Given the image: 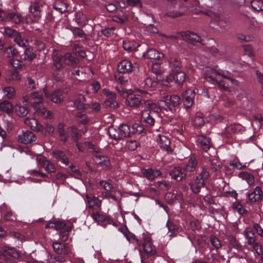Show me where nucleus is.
Listing matches in <instances>:
<instances>
[{
  "instance_id": "680f3d73",
  "label": "nucleus",
  "mask_w": 263,
  "mask_h": 263,
  "mask_svg": "<svg viewBox=\"0 0 263 263\" xmlns=\"http://www.w3.org/2000/svg\"><path fill=\"white\" fill-rule=\"evenodd\" d=\"M210 242L212 245L216 249H218L221 247L220 241L214 235L210 237Z\"/></svg>"
},
{
  "instance_id": "f8f14e48",
  "label": "nucleus",
  "mask_w": 263,
  "mask_h": 263,
  "mask_svg": "<svg viewBox=\"0 0 263 263\" xmlns=\"http://www.w3.org/2000/svg\"><path fill=\"white\" fill-rule=\"evenodd\" d=\"M52 60V67L54 70H60L66 65L64 56L55 51L53 53Z\"/></svg>"
},
{
  "instance_id": "473e14b6",
  "label": "nucleus",
  "mask_w": 263,
  "mask_h": 263,
  "mask_svg": "<svg viewBox=\"0 0 263 263\" xmlns=\"http://www.w3.org/2000/svg\"><path fill=\"white\" fill-rule=\"evenodd\" d=\"M92 219L96 222L100 223L105 222L107 220V216L100 210L93 212L91 214Z\"/></svg>"
},
{
  "instance_id": "e2e57ef3",
  "label": "nucleus",
  "mask_w": 263,
  "mask_h": 263,
  "mask_svg": "<svg viewBox=\"0 0 263 263\" xmlns=\"http://www.w3.org/2000/svg\"><path fill=\"white\" fill-rule=\"evenodd\" d=\"M73 52L75 54H78L81 57L84 58L86 56L85 52L79 45H75L73 47Z\"/></svg>"
},
{
  "instance_id": "39448f33",
  "label": "nucleus",
  "mask_w": 263,
  "mask_h": 263,
  "mask_svg": "<svg viewBox=\"0 0 263 263\" xmlns=\"http://www.w3.org/2000/svg\"><path fill=\"white\" fill-rule=\"evenodd\" d=\"M130 133V127L126 124H121L117 128L112 126H110L109 128V136L116 140H121L129 136Z\"/></svg>"
},
{
  "instance_id": "20e7f679",
  "label": "nucleus",
  "mask_w": 263,
  "mask_h": 263,
  "mask_svg": "<svg viewBox=\"0 0 263 263\" xmlns=\"http://www.w3.org/2000/svg\"><path fill=\"white\" fill-rule=\"evenodd\" d=\"M243 235L247 244L252 248L257 255L263 254L262 246L260 242L257 241L255 233L250 228H247L244 230Z\"/></svg>"
},
{
  "instance_id": "58836bf2",
  "label": "nucleus",
  "mask_w": 263,
  "mask_h": 263,
  "mask_svg": "<svg viewBox=\"0 0 263 263\" xmlns=\"http://www.w3.org/2000/svg\"><path fill=\"white\" fill-rule=\"evenodd\" d=\"M43 7L42 4L40 2H34L30 7V12L35 17L40 16L41 7Z\"/></svg>"
},
{
  "instance_id": "6ab92c4d",
  "label": "nucleus",
  "mask_w": 263,
  "mask_h": 263,
  "mask_svg": "<svg viewBox=\"0 0 263 263\" xmlns=\"http://www.w3.org/2000/svg\"><path fill=\"white\" fill-rule=\"evenodd\" d=\"M195 97V92L192 89H188L183 93L184 105L186 108H189L193 105Z\"/></svg>"
},
{
  "instance_id": "5fc2aeb1",
  "label": "nucleus",
  "mask_w": 263,
  "mask_h": 263,
  "mask_svg": "<svg viewBox=\"0 0 263 263\" xmlns=\"http://www.w3.org/2000/svg\"><path fill=\"white\" fill-rule=\"evenodd\" d=\"M139 145V143L135 140H128L126 143V147L130 151L135 150Z\"/></svg>"
},
{
  "instance_id": "7ed1b4c3",
  "label": "nucleus",
  "mask_w": 263,
  "mask_h": 263,
  "mask_svg": "<svg viewBox=\"0 0 263 263\" xmlns=\"http://www.w3.org/2000/svg\"><path fill=\"white\" fill-rule=\"evenodd\" d=\"M138 246H142L145 255L147 256H153L156 253V248L153 244L152 238L145 233H143L140 239L134 235L133 237Z\"/></svg>"
},
{
  "instance_id": "4468645a",
  "label": "nucleus",
  "mask_w": 263,
  "mask_h": 263,
  "mask_svg": "<svg viewBox=\"0 0 263 263\" xmlns=\"http://www.w3.org/2000/svg\"><path fill=\"white\" fill-rule=\"evenodd\" d=\"M43 92L46 97L49 98L53 102L57 104H60L64 101V97L62 92L60 90H55L52 93H49L47 89L45 88Z\"/></svg>"
},
{
  "instance_id": "052dcab7",
  "label": "nucleus",
  "mask_w": 263,
  "mask_h": 263,
  "mask_svg": "<svg viewBox=\"0 0 263 263\" xmlns=\"http://www.w3.org/2000/svg\"><path fill=\"white\" fill-rule=\"evenodd\" d=\"M5 52L8 58H11L15 56L17 54V50L12 46L6 48Z\"/></svg>"
},
{
  "instance_id": "a211bd4d",
  "label": "nucleus",
  "mask_w": 263,
  "mask_h": 263,
  "mask_svg": "<svg viewBox=\"0 0 263 263\" xmlns=\"http://www.w3.org/2000/svg\"><path fill=\"white\" fill-rule=\"evenodd\" d=\"M263 197V192L261 188L256 186L253 190L248 194V198L250 203H255L260 201Z\"/></svg>"
},
{
  "instance_id": "603ef678",
  "label": "nucleus",
  "mask_w": 263,
  "mask_h": 263,
  "mask_svg": "<svg viewBox=\"0 0 263 263\" xmlns=\"http://www.w3.org/2000/svg\"><path fill=\"white\" fill-rule=\"evenodd\" d=\"M170 66L172 69L180 68L181 67V62L180 60L176 58H171L169 59Z\"/></svg>"
},
{
  "instance_id": "3c124183",
  "label": "nucleus",
  "mask_w": 263,
  "mask_h": 263,
  "mask_svg": "<svg viewBox=\"0 0 263 263\" xmlns=\"http://www.w3.org/2000/svg\"><path fill=\"white\" fill-rule=\"evenodd\" d=\"M76 118L77 121L82 124H86L89 122V119L86 115L82 112L77 113L76 115Z\"/></svg>"
},
{
  "instance_id": "c03bdc74",
  "label": "nucleus",
  "mask_w": 263,
  "mask_h": 263,
  "mask_svg": "<svg viewBox=\"0 0 263 263\" xmlns=\"http://www.w3.org/2000/svg\"><path fill=\"white\" fill-rule=\"evenodd\" d=\"M197 165V162L195 158L192 156L190 158L185 170L186 172H194L196 170Z\"/></svg>"
},
{
  "instance_id": "cd10ccee",
  "label": "nucleus",
  "mask_w": 263,
  "mask_h": 263,
  "mask_svg": "<svg viewBox=\"0 0 263 263\" xmlns=\"http://www.w3.org/2000/svg\"><path fill=\"white\" fill-rule=\"evenodd\" d=\"M144 55L147 59L154 60H161L164 58L163 53L152 48L148 49Z\"/></svg>"
},
{
  "instance_id": "6e6d98bb",
  "label": "nucleus",
  "mask_w": 263,
  "mask_h": 263,
  "mask_svg": "<svg viewBox=\"0 0 263 263\" xmlns=\"http://www.w3.org/2000/svg\"><path fill=\"white\" fill-rule=\"evenodd\" d=\"M70 132L71 133V137L73 138V140L77 142L79 139L81 137V135L79 133V130H78L76 127L74 126H71L70 128Z\"/></svg>"
},
{
  "instance_id": "bf43d9fd",
  "label": "nucleus",
  "mask_w": 263,
  "mask_h": 263,
  "mask_svg": "<svg viewBox=\"0 0 263 263\" xmlns=\"http://www.w3.org/2000/svg\"><path fill=\"white\" fill-rule=\"evenodd\" d=\"M35 54L33 51L29 48L27 49L24 53V60L31 61L35 58Z\"/></svg>"
},
{
  "instance_id": "7c9ffc66",
  "label": "nucleus",
  "mask_w": 263,
  "mask_h": 263,
  "mask_svg": "<svg viewBox=\"0 0 263 263\" xmlns=\"http://www.w3.org/2000/svg\"><path fill=\"white\" fill-rule=\"evenodd\" d=\"M142 174L143 176L149 180H153L156 177L160 176L162 174L159 170H153L152 168L144 170L143 171Z\"/></svg>"
},
{
  "instance_id": "f704fd0d",
  "label": "nucleus",
  "mask_w": 263,
  "mask_h": 263,
  "mask_svg": "<svg viewBox=\"0 0 263 263\" xmlns=\"http://www.w3.org/2000/svg\"><path fill=\"white\" fill-rule=\"evenodd\" d=\"M238 177L242 180H245L250 186H252L254 183V176L247 172H243L238 174Z\"/></svg>"
},
{
  "instance_id": "4d7b16f0",
  "label": "nucleus",
  "mask_w": 263,
  "mask_h": 263,
  "mask_svg": "<svg viewBox=\"0 0 263 263\" xmlns=\"http://www.w3.org/2000/svg\"><path fill=\"white\" fill-rule=\"evenodd\" d=\"M210 174L206 168H203L200 174L196 177V178L199 179V181H203L204 183L205 181L208 178Z\"/></svg>"
},
{
  "instance_id": "e433bc0d",
  "label": "nucleus",
  "mask_w": 263,
  "mask_h": 263,
  "mask_svg": "<svg viewBox=\"0 0 263 263\" xmlns=\"http://www.w3.org/2000/svg\"><path fill=\"white\" fill-rule=\"evenodd\" d=\"M198 141L200 147L205 152L211 147V143L208 138L200 135L198 137Z\"/></svg>"
},
{
  "instance_id": "49530a36",
  "label": "nucleus",
  "mask_w": 263,
  "mask_h": 263,
  "mask_svg": "<svg viewBox=\"0 0 263 263\" xmlns=\"http://www.w3.org/2000/svg\"><path fill=\"white\" fill-rule=\"evenodd\" d=\"M193 125L196 127H199L203 126L205 121L201 115H196L192 121Z\"/></svg>"
},
{
  "instance_id": "bb28decb",
  "label": "nucleus",
  "mask_w": 263,
  "mask_h": 263,
  "mask_svg": "<svg viewBox=\"0 0 263 263\" xmlns=\"http://www.w3.org/2000/svg\"><path fill=\"white\" fill-rule=\"evenodd\" d=\"M5 21H9L15 24H20L23 22L24 17L18 13H6Z\"/></svg>"
},
{
  "instance_id": "9d476101",
  "label": "nucleus",
  "mask_w": 263,
  "mask_h": 263,
  "mask_svg": "<svg viewBox=\"0 0 263 263\" xmlns=\"http://www.w3.org/2000/svg\"><path fill=\"white\" fill-rule=\"evenodd\" d=\"M36 161L37 163L41 165L48 173H52L56 172V167L44 155L37 154Z\"/></svg>"
},
{
  "instance_id": "dca6fc26",
  "label": "nucleus",
  "mask_w": 263,
  "mask_h": 263,
  "mask_svg": "<svg viewBox=\"0 0 263 263\" xmlns=\"http://www.w3.org/2000/svg\"><path fill=\"white\" fill-rule=\"evenodd\" d=\"M85 201L87 208L93 209L94 207L96 206L99 209H101L102 201L98 198L92 195H86L85 198Z\"/></svg>"
},
{
  "instance_id": "09e8293b",
  "label": "nucleus",
  "mask_w": 263,
  "mask_h": 263,
  "mask_svg": "<svg viewBox=\"0 0 263 263\" xmlns=\"http://www.w3.org/2000/svg\"><path fill=\"white\" fill-rule=\"evenodd\" d=\"M252 9L256 11H263V2L260 0H253L251 2Z\"/></svg>"
},
{
  "instance_id": "6e6552de",
  "label": "nucleus",
  "mask_w": 263,
  "mask_h": 263,
  "mask_svg": "<svg viewBox=\"0 0 263 263\" xmlns=\"http://www.w3.org/2000/svg\"><path fill=\"white\" fill-rule=\"evenodd\" d=\"M99 184L104 190V192L102 193V196L107 199H111L114 201H117V199L114 194V186L110 180H101Z\"/></svg>"
},
{
  "instance_id": "c85d7f7f",
  "label": "nucleus",
  "mask_w": 263,
  "mask_h": 263,
  "mask_svg": "<svg viewBox=\"0 0 263 263\" xmlns=\"http://www.w3.org/2000/svg\"><path fill=\"white\" fill-rule=\"evenodd\" d=\"M30 100L31 101V106L36 109L37 105L43 102L42 95L37 91H34L30 95Z\"/></svg>"
},
{
  "instance_id": "79ce46f5",
  "label": "nucleus",
  "mask_w": 263,
  "mask_h": 263,
  "mask_svg": "<svg viewBox=\"0 0 263 263\" xmlns=\"http://www.w3.org/2000/svg\"><path fill=\"white\" fill-rule=\"evenodd\" d=\"M0 110L7 114H10L13 111V105L8 101H4L0 103Z\"/></svg>"
},
{
  "instance_id": "a19ab883",
  "label": "nucleus",
  "mask_w": 263,
  "mask_h": 263,
  "mask_svg": "<svg viewBox=\"0 0 263 263\" xmlns=\"http://www.w3.org/2000/svg\"><path fill=\"white\" fill-rule=\"evenodd\" d=\"M191 189L195 194L198 193L201 188L203 187L204 185V183L203 181H199V179L196 178L195 182L190 183Z\"/></svg>"
},
{
  "instance_id": "a878e982",
  "label": "nucleus",
  "mask_w": 263,
  "mask_h": 263,
  "mask_svg": "<svg viewBox=\"0 0 263 263\" xmlns=\"http://www.w3.org/2000/svg\"><path fill=\"white\" fill-rule=\"evenodd\" d=\"M170 175L177 181H181L186 176L185 171L180 167H174L170 172Z\"/></svg>"
},
{
  "instance_id": "de8ad7c7",
  "label": "nucleus",
  "mask_w": 263,
  "mask_h": 263,
  "mask_svg": "<svg viewBox=\"0 0 263 263\" xmlns=\"http://www.w3.org/2000/svg\"><path fill=\"white\" fill-rule=\"evenodd\" d=\"M211 168L213 171L218 172L222 168V163L218 160L213 159L211 160Z\"/></svg>"
},
{
  "instance_id": "4c0bfd02",
  "label": "nucleus",
  "mask_w": 263,
  "mask_h": 263,
  "mask_svg": "<svg viewBox=\"0 0 263 263\" xmlns=\"http://www.w3.org/2000/svg\"><path fill=\"white\" fill-rule=\"evenodd\" d=\"M66 227V223L62 221L54 220L53 221H50L47 223L45 228H54L57 230H59L64 228Z\"/></svg>"
},
{
  "instance_id": "864d4df0",
  "label": "nucleus",
  "mask_w": 263,
  "mask_h": 263,
  "mask_svg": "<svg viewBox=\"0 0 263 263\" xmlns=\"http://www.w3.org/2000/svg\"><path fill=\"white\" fill-rule=\"evenodd\" d=\"M54 8L61 13L67 11L66 4L62 2H57L54 5Z\"/></svg>"
},
{
  "instance_id": "412c9836",
  "label": "nucleus",
  "mask_w": 263,
  "mask_h": 263,
  "mask_svg": "<svg viewBox=\"0 0 263 263\" xmlns=\"http://www.w3.org/2000/svg\"><path fill=\"white\" fill-rule=\"evenodd\" d=\"M134 68L133 64L128 60H123L118 65V71L120 73H130L133 71Z\"/></svg>"
},
{
  "instance_id": "69168bd1",
  "label": "nucleus",
  "mask_w": 263,
  "mask_h": 263,
  "mask_svg": "<svg viewBox=\"0 0 263 263\" xmlns=\"http://www.w3.org/2000/svg\"><path fill=\"white\" fill-rule=\"evenodd\" d=\"M43 131H45V133L47 135L51 136L54 132V127L49 123H45L43 126Z\"/></svg>"
},
{
  "instance_id": "423d86ee",
  "label": "nucleus",
  "mask_w": 263,
  "mask_h": 263,
  "mask_svg": "<svg viewBox=\"0 0 263 263\" xmlns=\"http://www.w3.org/2000/svg\"><path fill=\"white\" fill-rule=\"evenodd\" d=\"M180 97L176 95L166 96L163 98V100L159 102L160 107L166 111H171L173 114L174 108L180 104Z\"/></svg>"
},
{
  "instance_id": "2f4dec72",
  "label": "nucleus",
  "mask_w": 263,
  "mask_h": 263,
  "mask_svg": "<svg viewBox=\"0 0 263 263\" xmlns=\"http://www.w3.org/2000/svg\"><path fill=\"white\" fill-rule=\"evenodd\" d=\"M52 156L54 158L61 163L67 165L69 160L65 154L61 151H54L52 152Z\"/></svg>"
},
{
  "instance_id": "c9c22d12",
  "label": "nucleus",
  "mask_w": 263,
  "mask_h": 263,
  "mask_svg": "<svg viewBox=\"0 0 263 263\" xmlns=\"http://www.w3.org/2000/svg\"><path fill=\"white\" fill-rule=\"evenodd\" d=\"M34 109L36 110V113L44 119H51L53 118V113L45 108H39L36 107V108Z\"/></svg>"
},
{
  "instance_id": "a18cd8bd",
  "label": "nucleus",
  "mask_w": 263,
  "mask_h": 263,
  "mask_svg": "<svg viewBox=\"0 0 263 263\" xmlns=\"http://www.w3.org/2000/svg\"><path fill=\"white\" fill-rule=\"evenodd\" d=\"M63 56L66 65H73L78 63V60L71 53H67Z\"/></svg>"
},
{
  "instance_id": "f3484780",
  "label": "nucleus",
  "mask_w": 263,
  "mask_h": 263,
  "mask_svg": "<svg viewBox=\"0 0 263 263\" xmlns=\"http://www.w3.org/2000/svg\"><path fill=\"white\" fill-rule=\"evenodd\" d=\"M6 255H9L13 258H17L19 256V254L15 248L4 246L2 248V250L0 251V258L8 262V260Z\"/></svg>"
},
{
  "instance_id": "37998d69",
  "label": "nucleus",
  "mask_w": 263,
  "mask_h": 263,
  "mask_svg": "<svg viewBox=\"0 0 263 263\" xmlns=\"http://www.w3.org/2000/svg\"><path fill=\"white\" fill-rule=\"evenodd\" d=\"M228 240L230 245L237 251H240L242 249V246L239 243L237 239L232 235L228 236Z\"/></svg>"
},
{
  "instance_id": "f03ea898",
  "label": "nucleus",
  "mask_w": 263,
  "mask_h": 263,
  "mask_svg": "<svg viewBox=\"0 0 263 263\" xmlns=\"http://www.w3.org/2000/svg\"><path fill=\"white\" fill-rule=\"evenodd\" d=\"M125 104L133 109L144 106L154 112H158L160 110V108L155 103L149 99H146L144 95L140 94H128L126 98Z\"/></svg>"
},
{
  "instance_id": "338daca9",
  "label": "nucleus",
  "mask_w": 263,
  "mask_h": 263,
  "mask_svg": "<svg viewBox=\"0 0 263 263\" xmlns=\"http://www.w3.org/2000/svg\"><path fill=\"white\" fill-rule=\"evenodd\" d=\"M72 32L73 34L81 38H84V39H86V35L85 34L84 31L80 28H74L72 30Z\"/></svg>"
},
{
  "instance_id": "0e129e2a",
  "label": "nucleus",
  "mask_w": 263,
  "mask_h": 263,
  "mask_svg": "<svg viewBox=\"0 0 263 263\" xmlns=\"http://www.w3.org/2000/svg\"><path fill=\"white\" fill-rule=\"evenodd\" d=\"M157 83V81H156L154 78H152L151 77H147L145 80V85L148 88L155 86Z\"/></svg>"
},
{
  "instance_id": "ddd939ff",
  "label": "nucleus",
  "mask_w": 263,
  "mask_h": 263,
  "mask_svg": "<svg viewBox=\"0 0 263 263\" xmlns=\"http://www.w3.org/2000/svg\"><path fill=\"white\" fill-rule=\"evenodd\" d=\"M93 161L98 167H102L106 170L110 168V161L107 156L95 155L93 157Z\"/></svg>"
},
{
  "instance_id": "8fccbe9b",
  "label": "nucleus",
  "mask_w": 263,
  "mask_h": 263,
  "mask_svg": "<svg viewBox=\"0 0 263 263\" xmlns=\"http://www.w3.org/2000/svg\"><path fill=\"white\" fill-rule=\"evenodd\" d=\"M3 90L5 96L9 99H13L16 95L15 89L12 87H6Z\"/></svg>"
},
{
  "instance_id": "aec40b11",
  "label": "nucleus",
  "mask_w": 263,
  "mask_h": 263,
  "mask_svg": "<svg viewBox=\"0 0 263 263\" xmlns=\"http://www.w3.org/2000/svg\"><path fill=\"white\" fill-rule=\"evenodd\" d=\"M105 93L108 97L104 102L105 106L111 108H116L118 107L119 104L115 100L116 98V94L110 91H105Z\"/></svg>"
},
{
  "instance_id": "774afa93",
  "label": "nucleus",
  "mask_w": 263,
  "mask_h": 263,
  "mask_svg": "<svg viewBox=\"0 0 263 263\" xmlns=\"http://www.w3.org/2000/svg\"><path fill=\"white\" fill-rule=\"evenodd\" d=\"M253 228L258 235L263 238V228L259 223L254 222L252 225Z\"/></svg>"
},
{
  "instance_id": "13d9d810",
  "label": "nucleus",
  "mask_w": 263,
  "mask_h": 263,
  "mask_svg": "<svg viewBox=\"0 0 263 263\" xmlns=\"http://www.w3.org/2000/svg\"><path fill=\"white\" fill-rule=\"evenodd\" d=\"M232 208L235 211L237 212L240 215L245 213L246 211L242 204L239 202L233 203Z\"/></svg>"
},
{
  "instance_id": "b1692460",
  "label": "nucleus",
  "mask_w": 263,
  "mask_h": 263,
  "mask_svg": "<svg viewBox=\"0 0 263 263\" xmlns=\"http://www.w3.org/2000/svg\"><path fill=\"white\" fill-rule=\"evenodd\" d=\"M141 120L147 125L153 126L155 123V119L149 109H144L141 112Z\"/></svg>"
},
{
  "instance_id": "ea45409f",
  "label": "nucleus",
  "mask_w": 263,
  "mask_h": 263,
  "mask_svg": "<svg viewBox=\"0 0 263 263\" xmlns=\"http://www.w3.org/2000/svg\"><path fill=\"white\" fill-rule=\"evenodd\" d=\"M57 132L59 135L61 140L63 142H66L68 136L65 131V124L63 123H60L58 125Z\"/></svg>"
},
{
  "instance_id": "393cba45",
  "label": "nucleus",
  "mask_w": 263,
  "mask_h": 263,
  "mask_svg": "<svg viewBox=\"0 0 263 263\" xmlns=\"http://www.w3.org/2000/svg\"><path fill=\"white\" fill-rule=\"evenodd\" d=\"M157 141L159 146L163 151L167 152L172 151V149L170 147V140L166 136L159 135L158 136Z\"/></svg>"
},
{
  "instance_id": "4be33fe9",
  "label": "nucleus",
  "mask_w": 263,
  "mask_h": 263,
  "mask_svg": "<svg viewBox=\"0 0 263 263\" xmlns=\"http://www.w3.org/2000/svg\"><path fill=\"white\" fill-rule=\"evenodd\" d=\"M86 100L84 95L79 94L78 98L74 101V106L79 110H87L90 107V105L86 103Z\"/></svg>"
},
{
  "instance_id": "2eb2a0df",
  "label": "nucleus",
  "mask_w": 263,
  "mask_h": 263,
  "mask_svg": "<svg viewBox=\"0 0 263 263\" xmlns=\"http://www.w3.org/2000/svg\"><path fill=\"white\" fill-rule=\"evenodd\" d=\"M181 36L184 41L192 44H195L196 43H202L201 37L197 34L193 32L185 31L182 32Z\"/></svg>"
},
{
  "instance_id": "5701e85b",
  "label": "nucleus",
  "mask_w": 263,
  "mask_h": 263,
  "mask_svg": "<svg viewBox=\"0 0 263 263\" xmlns=\"http://www.w3.org/2000/svg\"><path fill=\"white\" fill-rule=\"evenodd\" d=\"M24 123L34 131L37 132H43V125L40 124L39 122L34 118H26L24 120Z\"/></svg>"
},
{
  "instance_id": "9b49d317",
  "label": "nucleus",
  "mask_w": 263,
  "mask_h": 263,
  "mask_svg": "<svg viewBox=\"0 0 263 263\" xmlns=\"http://www.w3.org/2000/svg\"><path fill=\"white\" fill-rule=\"evenodd\" d=\"M36 140L35 135L31 131L28 130H22L17 136V141L25 144H31Z\"/></svg>"
},
{
  "instance_id": "0eeeda50",
  "label": "nucleus",
  "mask_w": 263,
  "mask_h": 263,
  "mask_svg": "<svg viewBox=\"0 0 263 263\" xmlns=\"http://www.w3.org/2000/svg\"><path fill=\"white\" fill-rule=\"evenodd\" d=\"M4 33L7 37L13 39L14 41L20 47H24L27 46V41L22 39L20 33L16 30L7 27L5 28Z\"/></svg>"
},
{
  "instance_id": "72a5a7b5",
  "label": "nucleus",
  "mask_w": 263,
  "mask_h": 263,
  "mask_svg": "<svg viewBox=\"0 0 263 263\" xmlns=\"http://www.w3.org/2000/svg\"><path fill=\"white\" fill-rule=\"evenodd\" d=\"M166 200L169 203H172L175 202L176 200L180 201L183 199L182 194L181 193H174L172 192H168L165 196Z\"/></svg>"
},
{
  "instance_id": "1a4fd4ad",
  "label": "nucleus",
  "mask_w": 263,
  "mask_h": 263,
  "mask_svg": "<svg viewBox=\"0 0 263 263\" xmlns=\"http://www.w3.org/2000/svg\"><path fill=\"white\" fill-rule=\"evenodd\" d=\"M185 79L186 75L183 71L176 70L166 77V81L168 83L175 82L181 86Z\"/></svg>"
},
{
  "instance_id": "c756f323",
  "label": "nucleus",
  "mask_w": 263,
  "mask_h": 263,
  "mask_svg": "<svg viewBox=\"0 0 263 263\" xmlns=\"http://www.w3.org/2000/svg\"><path fill=\"white\" fill-rule=\"evenodd\" d=\"M52 247L53 250L57 254H67L69 252L67 247L65 245L58 241L53 242Z\"/></svg>"
},
{
  "instance_id": "f257e3e1",
  "label": "nucleus",
  "mask_w": 263,
  "mask_h": 263,
  "mask_svg": "<svg viewBox=\"0 0 263 263\" xmlns=\"http://www.w3.org/2000/svg\"><path fill=\"white\" fill-rule=\"evenodd\" d=\"M204 76L209 82L216 83L218 86L223 89L226 90L231 86H236L238 82L234 79L231 78L224 74L223 72H220L216 69L207 67L205 68Z\"/></svg>"
}]
</instances>
